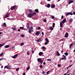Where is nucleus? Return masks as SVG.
Returning <instances> with one entry per match:
<instances>
[{"label": "nucleus", "instance_id": "1", "mask_svg": "<svg viewBox=\"0 0 75 75\" xmlns=\"http://www.w3.org/2000/svg\"><path fill=\"white\" fill-rule=\"evenodd\" d=\"M35 14H36V13L35 12H33L32 13H30L28 14V17L29 18H31V17H33V16H34V15H35Z\"/></svg>", "mask_w": 75, "mask_h": 75}, {"label": "nucleus", "instance_id": "2", "mask_svg": "<svg viewBox=\"0 0 75 75\" xmlns=\"http://www.w3.org/2000/svg\"><path fill=\"white\" fill-rule=\"evenodd\" d=\"M28 30V32L29 33H32L33 32V27L30 28H29Z\"/></svg>", "mask_w": 75, "mask_h": 75}, {"label": "nucleus", "instance_id": "3", "mask_svg": "<svg viewBox=\"0 0 75 75\" xmlns=\"http://www.w3.org/2000/svg\"><path fill=\"white\" fill-rule=\"evenodd\" d=\"M37 60L38 62H39L40 63V64H42V62H43V61H42V59L41 58H38Z\"/></svg>", "mask_w": 75, "mask_h": 75}, {"label": "nucleus", "instance_id": "4", "mask_svg": "<svg viewBox=\"0 0 75 75\" xmlns=\"http://www.w3.org/2000/svg\"><path fill=\"white\" fill-rule=\"evenodd\" d=\"M73 15V13H71V12H68L66 14V16H69V15H71L72 16Z\"/></svg>", "mask_w": 75, "mask_h": 75}, {"label": "nucleus", "instance_id": "5", "mask_svg": "<svg viewBox=\"0 0 75 75\" xmlns=\"http://www.w3.org/2000/svg\"><path fill=\"white\" fill-rule=\"evenodd\" d=\"M17 56H18V54H16L13 56L12 57V58H16L17 57Z\"/></svg>", "mask_w": 75, "mask_h": 75}, {"label": "nucleus", "instance_id": "6", "mask_svg": "<svg viewBox=\"0 0 75 75\" xmlns=\"http://www.w3.org/2000/svg\"><path fill=\"white\" fill-rule=\"evenodd\" d=\"M68 37V32H67L65 35V38H67Z\"/></svg>", "mask_w": 75, "mask_h": 75}, {"label": "nucleus", "instance_id": "7", "mask_svg": "<svg viewBox=\"0 0 75 75\" xmlns=\"http://www.w3.org/2000/svg\"><path fill=\"white\" fill-rule=\"evenodd\" d=\"M73 44H74L73 43H72L71 44L69 45V48H70V49H71V47H72V45H73Z\"/></svg>", "mask_w": 75, "mask_h": 75}, {"label": "nucleus", "instance_id": "8", "mask_svg": "<svg viewBox=\"0 0 75 75\" xmlns=\"http://www.w3.org/2000/svg\"><path fill=\"white\" fill-rule=\"evenodd\" d=\"M39 34H40V32L37 31L36 32V35L37 36H38V35H39Z\"/></svg>", "mask_w": 75, "mask_h": 75}, {"label": "nucleus", "instance_id": "9", "mask_svg": "<svg viewBox=\"0 0 75 75\" xmlns=\"http://www.w3.org/2000/svg\"><path fill=\"white\" fill-rule=\"evenodd\" d=\"M65 21H66V19H64L63 21H62V24H64V23H65Z\"/></svg>", "mask_w": 75, "mask_h": 75}, {"label": "nucleus", "instance_id": "10", "mask_svg": "<svg viewBox=\"0 0 75 75\" xmlns=\"http://www.w3.org/2000/svg\"><path fill=\"white\" fill-rule=\"evenodd\" d=\"M9 16V14L8 13H7L5 17H4V18H7V17H8Z\"/></svg>", "mask_w": 75, "mask_h": 75}, {"label": "nucleus", "instance_id": "11", "mask_svg": "<svg viewBox=\"0 0 75 75\" xmlns=\"http://www.w3.org/2000/svg\"><path fill=\"white\" fill-rule=\"evenodd\" d=\"M42 54H43V52H40L39 53V56H41V55H42Z\"/></svg>", "mask_w": 75, "mask_h": 75}, {"label": "nucleus", "instance_id": "12", "mask_svg": "<svg viewBox=\"0 0 75 75\" xmlns=\"http://www.w3.org/2000/svg\"><path fill=\"white\" fill-rule=\"evenodd\" d=\"M62 21L60 22V27H62V26L63 25V24L62 23Z\"/></svg>", "mask_w": 75, "mask_h": 75}, {"label": "nucleus", "instance_id": "13", "mask_svg": "<svg viewBox=\"0 0 75 75\" xmlns=\"http://www.w3.org/2000/svg\"><path fill=\"white\" fill-rule=\"evenodd\" d=\"M5 68H7V69H10L11 68L9 66L7 67V66H5Z\"/></svg>", "mask_w": 75, "mask_h": 75}, {"label": "nucleus", "instance_id": "14", "mask_svg": "<svg viewBox=\"0 0 75 75\" xmlns=\"http://www.w3.org/2000/svg\"><path fill=\"white\" fill-rule=\"evenodd\" d=\"M73 21V19L72 18H71L69 20V22L70 23H72Z\"/></svg>", "mask_w": 75, "mask_h": 75}, {"label": "nucleus", "instance_id": "15", "mask_svg": "<svg viewBox=\"0 0 75 75\" xmlns=\"http://www.w3.org/2000/svg\"><path fill=\"white\" fill-rule=\"evenodd\" d=\"M49 29L50 30H53V28H52V27L51 26H50L49 27Z\"/></svg>", "mask_w": 75, "mask_h": 75}, {"label": "nucleus", "instance_id": "16", "mask_svg": "<svg viewBox=\"0 0 75 75\" xmlns=\"http://www.w3.org/2000/svg\"><path fill=\"white\" fill-rule=\"evenodd\" d=\"M26 27L27 28H29V23H27L26 24Z\"/></svg>", "mask_w": 75, "mask_h": 75}, {"label": "nucleus", "instance_id": "17", "mask_svg": "<svg viewBox=\"0 0 75 75\" xmlns=\"http://www.w3.org/2000/svg\"><path fill=\"white\" fill-rule=\"evenodd\" d=\"M74 3V1L72 0L71 1L69 2V4H70L71 3Z\"/></svg>", "mask_w": 75, "mask_h": 75}, {"label": "nucleus", "instance_id": "18", "mask_svg": "<svg viewBox=\"0 0 75 75\" xmlns=\"http://www.w3.org/2000/svg\"><path fill=\"white\" fill-rule=\"evenodd\" d=\"M9 47V45H6L4 46L5 48H8Z\"/></svg>", "mask_w": 75, "mask_h": 75}, {"label": "nucleus", "instance_id": "19", "mask_svg": "<svg viewBox=\"0 0 75 75\" xmlns=\"http://www.w3.org/2000/svg\"><path fill=\"white\" fill-rule=\"evenodd\" d=\"M66 58H65L64 57H63L62 58V59H61V60H64V59L65 60H66Z\"/></svg>", "mask_w": 75, "mask_h": 75}, {"label": "nucleus", "instance_id": "20", "mask_svg": "<svg viewBox=\"0 0 75 75\" xmlns=\"http://www.w3.org/2000/svg\"><path fill=\"white\" fill-rule=\"evenodd\" d=\"M51 7L52 8H55V5L54 4L52 5Z\"/></svg>", "mask_w": 75, "mask_h": 75}, {"label": "nucleus", "instance_id": "21", "mask_svg": "<svg viewBox=\"0 0 75 75\" xmlns=\"http://www.w3.org/2000/svg\"><path fill=\"white\" fill-rule=\"evenodd\" d=\"M26 70H27V71H28L29 69H30V66H28L27 68H26Z\"/></svg>", "mask_w": 75, "mask_h": 75}, {"label": "nucleus", "instance_id": "22", "mask_svg": "<svg viewBox=\"0 0 75 75\" xmlns=\"http://www.w3.org/2000/svg\"><path fill=\"white\" fill-rule=\"evenodd\" d=\"M57 55H58V56H59L60 55V54L59 53V52H58L57 51Z\"/></svg>", "mask_w": 75, "mask_h": 75}, {"label": "nucleus", "instance_id": "23", "mask_svg": "<svg viewBox=\"0 0 75 75\" xmlns=\"http://www.w3.org/2000/svg\"><path fill=\"white\" fill-rule=\"evenodd\" d=\"M41 39L40 38L37 40V41L38 42H40V41H41Z\"/></svg>", "mask_w": 75, "mask_h": 75}, {"label": "nucleus", "instance_id": "24", "mask_svg": "<svg viewBox=\"0 0 75 75\" xmlns=\"http://www.w3.org/2000/svg\"><path fill=\"white\" fill-rule=\"evenodd\" d=\"M45 40L46 42H49V41H48V40L47 38H46L45 39Z\"/></svg>", "mask_w": 75, "mask_h": 75}, {"label": "nucleus", "instance_id": "25", "mask_svg": "<svg viewBox=\"0 0 75 75\" xmlns=\"http://www.w3.org/2000/svg\"><path fill=\"white\" fill-rule=\"evenodd\" d=\"M47 7L48 8H49L50 7V4H47Z\"/></svg>", "mask_w": 75, "mask_h": 75}, {"label": "nucleus", "instance_id": "26", "mask_svg": "<svg viewBox=\"0 0 75 75\" xmlns=\"http://www.w3.org/2000/svg\"><path fill=\"white\" fill-rule=\"evenodd\" d=\"M35 11L37 13V12H38V9H36L35 10Z\"/></svg>", "mask_w": 75, "mask_h": 75}, {"label": "nucleus", "instance_id": "27", "mask_svg": "<svg viewBox=\"0 0 75 75\" xmlns=\"http://www.w3.org/2000/svg\"><path fill=\"white\" fill-rule=\"evenodd\" d=\"M21 36L22 37H23V38H24L25 37V35H21Z\"/></svg>", "mask_w": 75, "mask_h": 75}, {"label": "nucleus", "instance_id": "28", "mask_svg": "<svg viewBox=\"0 0 75 75\" xmlns=\"http://www.w3.org/2000/svg\"><path fill=\"white\" fill-rule=\"evenodd\" d=\"M64 54L66 56H67V55H68V53L67 52L64 53Z\"/></svg>", "mask_w": 75, "mask_h": 75}, {"label": "nucleus", "instance_id": "29", "mask_svg": "<svg viewBox=\"0 0 75 75\" xmlns=\"http://www.w3.org/2000/svg\"><path fill=\"white\" fill-rule=\"evenodd\" d=\"M54 16H51V18H52V19H54Z\"/></svg>", "mask_w": 75, "mask_h": 75}, {"label": "nucleus", "instance_id": "30", "mask_svg": "<svg viewBox=\"0 0 75 75\" xmlns=\"http://www.w3.org/2000/svg\"><path fill=\"white\" fill-rule=\"evenodd\" d=\"M3 55V52L0 54V57H2V56Z\"/></svg>", "mask_w": 75, "mask_h": 75}, {"label": "nucleus", "instance_id": "31", "mask_svg": "<svg viewBox=\"0 0 75 75\" xmlns=\"http://www.w3.org/2000/svg\"><path fill=\"white\" fill-rule=\"evenodd\" d=\"M24 43L23 42H22L21 44V45H24Z\"/></svg>", "mask_w": 75, "mask_h": 75}, {"label": "nucleus", "instance_id": "32", "mask_svg": "<svg viewBox=\"0 0 75 75\" xmlns=\"http://www.w3.org/2000/svg\"><path fill=\"white\" fill-rule=\"evenodd\" d=\"M19 70V68H18L16 69V71H18Z\"/></svg>", "mask_w": 75, "mask_h": 75}, {"label": "nucleus", "instance_id": "33", "mask_svg": "<svg viewBox=\"0 0 75 75\" xmlns=\"http://www.w3.org/2000/svg\"><path fill=\"white\" fill-rule=\"evenodd\" d=\"M3 26H6V23H3Z\"/></svg>", "mask_w": 75, "mask_h": 75}, {"label": "nucleus", "instance_id": "34", "mask_svg": "<svg viewBox=\"0 0 75 75\" xmlns=\"http://www.w3.org/2000/svg\"><path fill=\"white\" fill-rule=\"evenodd\" d=\"M29 11L30 13H31V12H32V10L31 9H29Z\"/></svg>", "mask_w": 75, "mask_h": 75}, {"label": "nucleus", "instance_id": "35", "mask_svg": "<svg viewBox=\"0 0 75 75\" xmlns=\"http://www.w3.org/2000/svg\"><path fill=\"white\" fill-rule=\"evenodd\" d=\"M54 26H55V23H53L52 27H54Z\"/></svg>", "mask_w": 75, "mask_h": 75}, {"label": "nucleus", "instance_id": "36", "mask_svg": "<svg viewBox=\"0 0 75 75\" xmlns=\"http://www.w3.org/2000/svg\"><path fill=\"white\" fill-rule=\"evenodd\" d=\"M39 67L40 68H42V65H40L39 66Z\"/></svg>", "mask_w": 75, "mask_h": 75}, {"label": "nucleus", "instance_id": "37", "mask_svg": "<svg viewBox=\"0 0 75 75\" xmlns=\"http://www.w3.org/2000/svg\"><path fill=\"white\" fill-rule=\"evenodd\" d=\"M12 29H13V30H16V29L14 28H12Z\"/></svg>", "mask_w": 75, "mask_h": 75}, {"label": "nucleus", "instance_id": "38", "mask_svg": "<svg viewBox=\"0 0 75 75\" xmlns=\"http://www.w3.org/2000/svg\"><path fill=\"white\" fill-rule=\"evenodd\" d=\"M44 74H45V72H44V71H43L42 72V75H44Z\"/></svg>", "mask_w": 75, "mask_h": 75}, {"label": "nucleus", "instance_id": "39", "mask_svg": "<svg viewBox=\"0 0 75 75\" xmlns=\"http://www.w3.org/2000/svg\"><path fill=\"white\" fill-rule=\"evenodd\" d=\"M38 30H40L41 29V27H39L38 28Z\"/></svg>", "mask_w": 75, "mask_h": 75}, {"label": "nucleus", "instance_id": "40", "mask_svg": "<svg viewBox=\"0 0 75 75\" xmlns=\"http://www.w3.org/2000/svg\"><path fill=\"white\" fill-rule=\"evenodd\" d=\"M48 42H45V45H47V44H48Z\"/></svg>", "mask_w": 75, "mask_h": 75}, {"label": "nucleus", "instance_id": "41", "mask_svg": "<svg viewBox=\"0 0 75 75\" xmlns=\"http://www.w3.org/2000/svg\"><path fill=\"white\" fill-rule=\"evenodd\" d=\"M47 61H51V60L50 59H47Z\"/></svg>", "mask_w": 75, "mask_h": 75}, {"label": "nucleus", "instance_id": "42", "mask_svg": "<svg viewBox=\"0 0 75 75\" xmlns=\"http://www.w3.org/2000/svg\"><path fill=\"white\" fill-rule=\"evenodd\" d=\"M49 72H50V71H48L46 72L47 74H49Z\"/></svg>", "mask_w": 75, "mask_h": 75}, {"label": "nucleus", "instance_id": "43", "mask_svg": "<svg viewBox=\"0 0 75 75\" xmlns=\"http://www.w3.org/2000/svg\"><path fill=\"white\" fill-rule=\"evenodd\" d=\"M62 57H64V58H66V56H65V55H63L62 56Z\"/></svg>", "mask_w": 75, "mask_h": 75}, {"label": "nucleus", "instance_id": "44", "mask_svg": "<svg viewBox=\"0 0 75 75\" xmlns=\"http://www.w3.org/2000/svg\"><path fill=\"white\" fill-rule=\"evenodd\" d=\"M20 29H23L24 28L23 27H20Z\"/></svg>", "mask_w": 75, "mask_h": 75}, {"label": "nucleus", "instance_id": "45", "mask_svg": "<svg viewBox=\"0 0 75 75\" xmlns=\"http://www.w3.org/2000/svg\"><path fill=\"white\" fill-rule=\"evenodd\" d=\"M13 7L11 8V10H13Z\"/></svg>", "mask_w": 75, "mask_h": 75}, {"label": "nucleus", "instance_id": "46", "mask_svg": "<svg viewBox=\"0 0 75 75\" xmlns=\"http://www.w3.org/2000/svg\"><path fill=\"white\" fill-rule=\"evenodd\" d=\"M13 7L11 8V10H13Z\"/></svg>", "mask_w": 75, "mask_h": 75}, {"label": "nucleus", "instance_id": "47", "mask_svg": "<svg viewBox=\"0 0 75 75\" xmlns=\"http://www.w3.org/2000/svg\"><path fill=\"white\" fill-rule=\"evenodd\" d=\"M29 51H28V52H27V55H29L30 54V53L28 52Z\"/></svg>", "mask_w": 75, "mask_h": 75}, {"label": "nucleus", "instance_id": "48", "mask_svg": "<svg viewBox=\"0 0 75 75\" xmlns=\"http://www.w3.org/2000/svg\"><path fill=\"white\" fill-rule=\"evenodd\" d=\"M3 45H2V44H0V48L2 47V46H3Z\"/></svg>", "mask_w": 75, "mask_h": 75}, {"label": "nucleus", "instance_id": "49", "mask_svg": "<svg viewBox=\"0 0 75 75\" xmlns=\"http://www.w3.org/2000/svg\"><path fill=\"white\" fill-rule=\"evenodd\" d=\"M72 64H71V65H69V67H72Z\"/></svg>", "mask_w": 75, "mask_h": 75}, {"label": "nucleus", "instance_id": "50", "mask_svg": "<svg viewBox=\"0 0 75 75\" xmlns=\"http://www.w3.org/2000/svg\"><path fill=\"white\" fill-rule=\"evenodd\" d=\"M57 66L58 67H61V65L60 64H58Z\"/></svg>", "mask_w": 75, "mask_h": 75}, {"label": "nucleus", "instance_id": "51", "mask_svg": "<svg viewBox=\"0 0 75 75\" xmlns=\"http://www.w3.org/2000/svg\"><path fill=\"white\" fill-rule=\"evenodd\" d=\"M42 49H43V50H45V47L43 46V47H42Z\"/></svg>", "mask_w": 75, "mask_h": 75}, {"label": "nucleus", "instance_id": "52", "mask_svg": "<svg viewBox=\"0 0 75 75\" xmlns=\"http://www.w3.org/2000/svg\"><path fill=\"white\" fill-rule=\"evenodd\" d=\"M43 21H44V22H45H45H46V20L45 19H44L43 20Z\"/></svg>", "mask_w": 75, "mask_h": 75}, {"label": "nucleus", "instance_id": "53", "mask_svg": "<svg viewBox=\"0 0 75 75\" xmlns=\"http://www.w3.org/2000/svg\"><path fill=\"white\" fill-rule=\"evenodd\" d=\"M12 7L14 9H15V8H16V7H15V6H13Z\"/></svg>", "mask_w": 75, "mask_h": 75}, {"label": "nucleus", "instance_id": "54", "mask_svg": "<svg viewBox=\"0 0 75 75\" xmlns=\"http://www.w3.org/2000/svg\"><path fill=\"white\" fill-rule=\"evenodd\" d=\"M64 18V16H63V15H62V17H61V18L62 19V18Z\"/></svg>", "mask_w": 75, "mask_h": 75}, {"label": "nucleus", "instance_id": "55", "mask_svg": "<svg viewBox=\"0 0 75 75\" xmlns=\"http://www.w3.org/2000/svg\"><path fill=\"white\" fill-rule=\"evenodd\" d=\"M42 36H44V32H42Z\"/></svg>", "mask_w": 75, "mask_h": 75}, {"label": "nucleus", "instance_id": "56", "mask_svg": "<svg viewBox=\"0 0 75 75\" xmlns=\"http://www.w3.org/2000/svg\"><path fill=\"white\" fill-rule=\"evenodd\" d=\"M12 49H13V50H14V48H15V47H12Z\"/></svg>", "mask_w": 75, "mask_h": 75}, {"label": "nucleus", "instance_id": "57", "mask_svg": "<svg viewBox=\"0 0 75 75\" xmlns=\"http://www.w3.org/2000/svg\"><path fill=\"white\" fill-rule=\"evenodd\" d=\"M43 65H45L46 64V63H45V62H44L43 63Z\"/></svg>", "mask_w": 75, "mask_h": 75}, {"label": "nucleus", "instance_id": "58", "mask_svg": "<svg viewBox=\"0 0 75 75\" xmlns=\"http://www.w3.org/2000/svg\"><path fill=\"white\" fill-rule=\"evenodd\" d=\"M18 31H19V32H20V29H18Z\"/></svg>", "mask_w": 75, "mask_h": 75}, {"label": "nucleus", "instance_id": "59", "mask_svg": "<svg viewBox=\"0 0 75 75\" xmlns=\"http://www.w3.org/2000/svg\"><path fill=\"white\" fill-rule=\"evenodd\" d=\"M31 52H32V53H34V51L32 50V51Z\"/></svg>", "mask_w": 75, "mask_h": 75}, {"label": "nucleus", "instance_id": "60", "mask_svg": "<svg viewBox=\"0 0 75 75\" xmlns=\"http://www.w3.org/2000/svg\"><path fill=\"white\" fill-rule=\"evenodd\" d=\"M3 58H1V59H0V61H1V60H3Z\"/></svg>", "mask_w": 75, "mask_h": 75}, {"label": "nucleus", "instance_id": "61", "mask_svg": "<svg viewBox=\"0 0 75 75\" xmlns=\"http://www.w3.org/2000/svg\"><path fill=\"white\" fill-rule=\"evenodd\" d=\"M73 14L75 15V11L73 12Z\"/></svg>", "mask_w": 75, "mask_h": 75}, {"label": "nucleus", "instance_id": "62", "mask_svg": "<svg viewBox=\"0 0 75 75\" xmlns=\"http://www.w3.org/2000/svg\"><path fill=\"white\" fill-rule=\"evenodd\" d=\"M23 75H25V73H23Z\"/></svg>", "mask_w": 75, "mask_h": 75}, {"label": "nucleus", "instance_id": "63", "mask_svg": "<svg viewBox=\"0 0 75 75\" xmlns=\"http://www.w3.org/2000/svg\"><path fill=\"white\" fill-rule=\"evenodd\" d=\"M66 68H67V69H68V68H69V67H67Z\"/></svg>", "mask_w": 75, "mask_h": 75}, {"label": "nucleus", "instance_id": "64", "mask_svg": "<svg viewBox=\"0 0 75 75\" xmlns=\"http://www.w3.org/2000/svg\"><path fill=\"white\" fill-rule=\"evenodd\" d=\"M64 75H67V74L65 73V74H64Z\"/></svg>", "mask_w": 75, "mask_h": 75}]
</instances>
